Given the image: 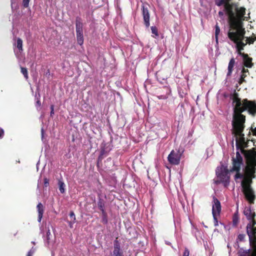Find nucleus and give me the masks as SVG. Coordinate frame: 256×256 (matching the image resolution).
I'll return each instance as SVG.
<instances>
[{
    "label": "nucleus",
    "mask_w": 256,
    "mask_h": 256,
    "mask_svg": "<svg viewBox=\"0 0 256 256\" xmlns=\"http://www.w3.org/2000/svg\"><path fill=\"white\" fill-rule=\"evenodd\" d=\"M256 168H252L250 166L246 167V176L242 180H246V182L250 183L252 178L255 177Z\"/></svg>",
    "instance_id": "nucleus-12"
},
{
    "label": "nucleus",
    "mask_w": 256,
    "mask_h": 256,
    "mask_svg": "<svg viewBox=\"0 0 256 256\" xmlns=\"http://www.w3.org/2000/svg\"><path fill=\"white\" fill-rule=\"evenodd\" d=\"M214 204L212 205V214L219 215L221 212V205L219 200L215 196L213 197Z\"/></svg>",
    "instance_id": "nucleus-13"
},
{
    "label": "nucleus",
    "mask_w": 256,
    "mask_h": 256,
    "mask_svg": "<svg viewBox=\"0 0 256 256\" xmlns=\"http://www.w3.org/2000/svg\"><path fill=\"white\" fill-rule=\"evenodd\" d=\"M42 135H43V133H44V130L43 129L42 130Z\"/></svg>",
    "instance_id": "nucleus-52"
},
{
    "label": "nucleus",
    "mask_w": 256,
    "mask_h": 256,
    "mask_svg": "<svg viewBox=\"0 0 256 256\" xmlns=\"http://www.w3.org/2000/svg\"><path fill=\"white\" fill-rule=\"evenodd\" d=\"M20 69H21V72L24 74V78L26 79H28V70H27L26 68H24V67H21Z\"/></svg>",
    "instance_id": "nucleus-30"
},
{
    "label": "nucleus",
    "mask_w": 256,
    "mask_h": 256,
    "mask_svg": "<svg viewBox=\"0 0 256 256\" xmlns=\"http://www.w3.org/2000/svg\"><path fill=\"white\" fill-rule=\"evenodd\" d=\"M102 213V222L104 224H106L108 223V218H107V214L106 212H103Z\"/></svg>",
    "instance_id": "nucleus-29"
},
{
    "label": "nucleus",
    "mask_w": 256,
    "mask_h": 256,
    "mask_svg": "<svg viewBox=\"0 0 256 256\" xmlns=\"http://www.w3.org/2000/svg\"><path fill=\"white\" fill-rule=\"evenodd\" d=\"M242 56L243 58L244 65L246 67L250 68L253 66L254 64L252 62V59L249 57L248 54H242Z\"/></svg>",
    "instance_id": "nucleus-14"
},
{
    "label": "nucleus",
    "mask_w": 256,
    "mask_h": 256,
    "mask_svg": "<svg viewBox=\"0 0 256 256\" xmlns=\"http://www.w3.org/2000/svg\"><path fill=\"white\" fill-rule=\"evenodd\" d=\"M230 28L228 34V38L238 46L244 47L248 43L243 40L246 38V31L243 28V22L240 20H234L230 24Z\"/></svg>",
    "instance_id": "nucleus-2"
},
{
    "label": "nucleus",
    "mask_w": 256,
    "mask_h": 256,
    "mask_svg": "<svg viewBox=\"0 0 256 256\" xmlns=\"http://www.w3.org/2000/svg\"><path fill=\"white\" fill-rule=\"evenodd\" d=\"M212 216H213L214 220V226H218V218H216V214H214H214H212Z\"/></svg>",
    "instance_id": "nucleus-37"
},
{
    "label": "nucleus",
    "mask_w": 256,
    "mask_h": 256,
    "mask_svg": "<svg viewBox=\"0 0 256 256\" xmlns=\"http://www.w3.org/2000/svg\"><path fill=\"white\" fill-rule=\"evenodd\" d=\"M215 28H216V30H215L216 40V42H218V36L220 34V28L219 26H218V24H216V25Z\"/></svg>",
    "instance_id": "nucleus-27"
},
{
    "label": "nucleus",
    "mask_w": 256,
    "mask_h": 256,
    "mask_svg": "<svg viewBox=\"0 0 256 256\" xmlns=\"http://www.w3.org/2000/svg\"><path fill=\"white\" fill-rule=\"evenodd\" d=\"M181 154L179 151L172 150L168 157L170 164L173 165H178L180 162Z\"/></svg>",
    "instance_id": "nucleus-8"
},
{
    "label": "nucleus",
    "mask_w": 256,
    "mask_h": 256,
    "mask_svg": "<svg viewBox=\"0 0 256 256\" xmlns=\"http://www.w3.org/2000/svg\"><path fill=\"white\" fill-rule=\"evenodd\" d=\"M4 130L0 128V139L2 138L4 136Z\"/></svg>",
    "instance_id": "nucleus-41"
},
{
    "label": "nucleus",
    "mask_w": 256,
    "mask_h": 256,
    "mask_svg": "<svg viewBox=\"0 0 256 256\" xmlns=\"http://www.w3.org/2000/svg\"><path fill=\"white\" fill-rule=\"evenodd\" d=\"M218 177L220 179V182L223 183L224 186H227L230 182L229 170L227 168L222 170L218 174Z\"/></svg>",
    "instance_id": "nucleus-9"
},
{
    "label": "nucleus",
    "mask_w": 256,
    "mask_h": 256,
    "mask_svg": "<svg viewBox=\"0 0 256 256\" xmlns=\"http://www.w3.org/2000/svg\"><path fill=\"white\" fill-rule=\"evenodd\" d=\"M255 230L256 232V227H254V229H252L250 231L251 232H254Z\"/></svg>",
    "instance_id": "nucleus-51"
},
{
    "label": "nucleus",
    "mask_w": 256,
    "mask_h": 256,
    "mask_svg": "<svg viewBox=\"0 0 256 256\" xmlns=\"http://www.w3.org/2000/svg\"><path fill=\"white\" fill-rule=\"evenodd\" d=\"M230 98L232 100V104H234L232 125V134L236 137V148L237 150L240 149L242 152L244 153L246 151L244 149L246 142L242 132L245 128L246 116L242 112L248 110L249 114L254 116L256 114V102L249 100L247 98L242 100L236 91L231 94Z\"/></svg>",
    "instance_id": "nucleus-1"
},
{
    "label": "nucleus",
    "mask_w": 256,
    "mask_h": 256,
    "mask_svg": "<svg viewBox=\"0 0 256 256\" xmlns=\"http://www.w3.org/2000/svg\"><path fill=\"white\" fill-rule=\"evenodd\" d=\"M246 74L242 73L240 78L239 80L238 83L240 84L245 82L244 78L246 77Z\"/></svg>",
    "instance_id": "nucleus-33"
},
{
    "label": "nucleus",
    "mask_w": 256,
    "mask_h": 256,
    "mask_svg": "<svg viewBox=\"0 0 256 256\" xmlns=\"http://www.w3.org/2000/svg\"><path fill=\"white\" fill-rule=\"evenodd\" d=\"M244 214L248 220H251L254 218L256 214L255 212H252L250 208H246L244 210Z\"/></svg>",
    "instance_id": "nucleus-18"
},
{
    "label": "nucleus",
    "mask_w": 256,
    "mask_h": 256,
    "mask_svg": "<svg viewBox=\"0 0 256 256\" xmlns=\"http://www.w3.org/2000/svg\"><path fill=\"white\" fill-rule=\"evenodd\" d=\"M250 182H246V180H242L241 185L242 188V192L246 200L250 203H254L255 199V196L253 190H252Z\"/></svg>",
    "instance_id": "nucleus-5"
},
{
    "label": "nucleus",
    "mask_w": 256,
    "mask_h": 256,
    "mask_svg": "<svg viewBox=\"0 0 256 256\" xmlns=\"http://www.w3.org/2000/svg\"><path fill=\"white\" fill-rule=\"evenodd\" d=\"M224 13L222 11H220L218 12V15L220 17H222L224 16Z\"/></svg>",
    "instance_id": "nucleus-48"
},
{
    "label": "nucleus",
    "mask_w": 256,
    "mask_h": 256,
    "mask_svg": "<svg viewBox=\"0 0 256 256\" xmlns=\"http://www.w3.org/2000/svg\"><path fill=\"white\" fill-rule=\"evenodd\" d=\"M246 235L244 234H239L238 236L237 240L240 242H242L244 240Z\"/></svg>",
    "instance_id": "nucleus-35"
},
{
    "label": "nucleus",
    "mask_w": 256,
    "mask_h": 256,
    "mask_svg": "<svg viewBox=\"0 0 256 256\" xmlns=\"http://www.w3.org/2000/svg\"><path fill=\"white\" fill-rule=\"evenodd\" d=\"M76 31L83 30V24L82 18L77 16L76 18Z\"/></svg>",
    "instance_id": "nucleus-17"
},
{
    "label": "nucleus",
    "mask_w": 256,
    "mask_h": 256,
    "mask_svg": "<svg viewBox=\"0 0 256 256\" xmlns=\"http://www.w3.org/2000/svg\"><path fill=\"white\" fill-rule=\"evenodd\" d=\"M105 202L104 200L100 198L98 202V206L99 210L102 212H106L104 209Z\"/></svg>",
    "instance_id": "nucleus-20"
},
{
    "label": "nucleus",
    "mask_w": 256,
    "mask_h": 256,
    "mask_svg": "<svg viewBox=\"0 0 256 256\" xmlns=\"http://www.w3.org/2000/svg\"><path fill=\"white\" fill-rule=\"evenodd\" d=\"M59 186V190L62 194H64L65 192V184L64 182L61 180H59L58 182Z\"/></svg>",
    "instance_id": "nucleus-24"
},
{
    "label": "nucleus",
    "mask_w": 256,
    "mask_h": 256,
    "mask_svg": "<svg viewBox=\"0 0 256 256\" xmlns=\"http://www.w3.org/2000/svg\"><path fill=\"white\" fill-rule=\"evenodd\" d=\"M252 235L250 236L251 238L249 237L250 243L256 242V232H251Z\"/></svg>",
    "instance_id": "nucleus-25"
},
{
    "label": "nucleus",
    "mask_w": 256,
    "mask_h": 256,
    "mask_svg": "<svg viewBox=\"0 0 256 256\" xmlns=\"http://www.w3.org/2000/svg\"><path fill=\"white\" fill-rule=\"evenodd\" d=\"M36 208L38 212V222H40L43 216L44 208L41 202H39L36 206Z\"/></svg>",
    "instance_id": "nucleus-15"
},
{
    "label": "nucleus",
    "mask_w": 256,
    "mask_h": 256,
    "mask_svg": "<svg viewBox=\"0 0 256 256\" xmlns=\"http://www.w3.org/2000/svg\"><path fill=\"white\" fill-rule=\"evenodd\" d=\"M149 5L148 4H142V13L144 20V24L146 28L150 26V12Z\"/></svg>",
    "instance_id": "nucleus-6"
},
{
    "label": "nucleus",
    "mask_w": 256,
    "mask_h": 256,
    "mask_svg": "<svg viewBox=\"0 0 256 256\" xmlns=\"http://www.w3.org/2000/svg\"><path fill=\"white\" fill-rule=\"evenodd\" d=\"M246 256L245 255H242V254H240V256Z\"/></svg>",
    "instance_id": "nucleus-53"
},
{
    "label": "nucleus",
    "mask_w": 256,
    "mask_h": 256,
    "mask_svg": "<svg viewBox=\"0 0 256 256\" xmlns=\"http://www.w3.org/2000/svg\"><path fill=\"white\" fill-rule=\"evenodd\" d=\"M44 184L46 187L48 186L49 184V180L48 178H44Z\"/></svg>",
    "instance_id": "nucleus-40"
},
{
    "label": "nucleus",
    "mask_w": 256,
    "mask_h": 256,
    "mask_svg": "<svg viewBox=\"0 0 256 256\" xmlns=\"http://www.w3.org/2000/svg\"><path fill=\"white\" fill-rule=\"evenodd\" d=\"M239 222V216L238 212H235L232 216V224L234 226H236Z\"/></svg>",
    "instance_id": "nucleus-22"
},
{
    "label": "nucleus",
    "mask_w": 256,
    "mask_h": 256,
    "mask_svg": "<svg viewBox=\"0 0 256 256\" xmlns=\"http://www.w3.org/2000/svg\"><path fill=\"white\" fill-rule=\"evenodd\" d=\"M235 64V60L234 58H232L228 63V72L227 73L228 76H230L232 74L233 68Z\"/></svg>",
    "instance_id": "nucleus-19"
},
{
    "label": "nucleus",
    "mask_w": 256,
    "mask_h": 256,
    "mask_svg": "<svg viewBox=\"0 0 256 256\" xmlns=\"http://www.w3.org/2000/svg\"><path fill=\"white\" fill-rule=\"evenodd\" d=\"M52 238V234L50 232V230L48 229L46 232V240L48 243H49L50 240H51Z\"/></svg>",
    "instance_id": "nucleus-34"
},
{
    "label": "nucleus",
    "mask_w": 256,
    "mask_h": 256,
    "mask_svg": "<svg viewBox=\"0 0 256 256\" xmlns=\"http://www.w3.org/2000/svg\"><path fill=\"white\" fill-rule=\"evenodd\" d=\"M76 40H77L78 44L79 45H80V46L84 44V36H76Z\"/></svg>",
    "instance_id": "nucleus-31"
},
{
    "label": "nucleus",
    "mask_w": 256,
    "mask_h": 256,
    "mask_svg": "<svg viewBox=\"0 0 256 256\" xmlns=\"http://www.w3.org/2000/svg\"><path fill=\"white\" fill-rule=\"evenodd\" d=\"M251 130L253 133V134L254 136H256V128H252Z\"/></svg>",
    "instance_id": "nucleus-47"
},
{
    "label": "nucleus",
    "mask_w": 256,
    "mask_h": 256,
    "mask_svg": "<svg viewBox=\"0 0 256 256\" xmlns=\"http://www.w3.org/2000/svg\"><path fill=\"white\" fill-rule=\"evenodd\" d=\"M246 43H248L249 44H252L256 40V35L254 34H252V36L246 37Z\"/></svg>",
    "instance_id": "nucleus-21"
},
{
    "label": "nucleus",
    "mask_w": 256,
    "mask_h": 256,
    "mask_svg": "<svg viewBox=\"0 0 256 256\" xmlns=\"http://www.w3.org/2000/svg\"><path fill=\"white\" fill-rule=\"evenodd\" d=\"M252 224H248L246 226V233L248 236V237H250L251 238L250 236L252 235L251 234V230L252 229H254V228L255 227L254 226L256 224V221L254 218L251 220Z\"/></svg>",
    "instance_id": "nucleus-16"
},
{
    "label": "nucleus",
    "mask_w": 256,
    "mask_h": 256,
    "mask_svg": "<svg viewBox=\"0 0 256 256\" xmlns=\"http://www.w3.org/2000/svg\"><path fill=\"white\" fill-rule=\"evenodd\" d=\"M235 6L234 8V12L235 14L236 18L238 20H240L242 22V20H244L243 18L246 14V8L244 7L238 8V6L236 4H235Z\"/></svg>",
    "instance_id": "nucleus-11"
},
{
    "label": "nucleus",
    "mask_w": 256,
    "mask_h": 256,
    "mask_svg": "<svg viewBox=\"0 0 256 256\" xmlns=\"http://www.w3.org/2000/svg\"><path fill=\"white\" fill-rule=\"evenodd\" d=\"M150 29L152 30V34L154 35V36H153L154 38L158 36V30L156 26H151Z\"/></svg>",
    "instance_id": "nucleus-28"
},
{
    "label": "nucleus",
    "mask_w": 256,
    "mask_h": 256,
    "mask_svg": "<svg viewBox=\"0 0 256 256\" xmlns=\"http://www.w3.org/2000/svg\"><path fill=\"white\" fill-rule=\"evenodd\" d=\"M189 254H190L189 250H188V248H186L184 249L182 256H189Z\"/></svg>",
    "instance_id": "nucleus-39"
},
{
    "label": "nucleus",
    "mask_w": 256,
    "mask_h": 256,
    "mask_svg": "<svg viewBox=\"0 0 256 256\" xmlns=\"http://www.w3.org/2000/svg\"><path fill=\"white\" fill-rule=\"evenodd\" d=\"M232 168L230 170V172H236V173L235 175V179L238 178H243L245 176L242 174L240 173V170L241 168V166L243 164V159L238 152H236V158L233 157L232 158Z\"/></svg>",
    "instance_id": "nucleus-4"
},
{
    "label": "nucleus",
    "mask_w": 256,
    "mask_h": 256,
    "mask_svg": "<svg viewBox=\"0 0 256 256\" xmlns=\"http://www.w3.org/2000/svg\"><path fill=\"white\" fill-rule=\"evenodd\" d=\"M70 216L72 219V220L69 222V225L72 227V224H74L76 222V216L74 212L72 211L70 212Z\"/></svg>",
    "instance_id": "nucleus-26"
},
{
    "label": "nucleus",
    "mask_w": 256,
    "mask_h": 256,
    "mask_svg": "<svg viewBox=\"0 0 256 256\" xmlns=\"http://www.w3.org/2000/svg\"><path fill=\"white\" fill-rule=\"evenodd\" d=\"M244 154L247 160L246 166L255 168L256 166V152L250 150Z\"/></svg>",
    "instance_id": "nucleus-7"
},
{
    "label": "nucleus",
    "mask_w": 256,
    "mask_h": 256,
    "mask_svg": "<svg viewBox=\"0 0 256 256\" xmlns=\"http://www.w3.org/2000/svg\"><path fill=\"white\" fill-rule=\"evenodd\" d=\"M40 105H41V103H40V100H38L36 102V106L40 107Z\"/></svg>",
    "instance_id": "nucleus-49"
},
{
    "label": "nucleus",
    "mask_w": 256,
    "mask_h": 256,
    "mask_svg": "<svg viewBox=\"0 0 256 256\" xmlns=\"http://www.w3.org/2000/svg\"><path fill=\"white\" fill-rule=\"evenodd\" d=\"M50 116H52V114H54V106L51 105L50 106Z\"/></svg>",
    "instance_id": "nucleus-43"
},
{
    "label": "nucleus",
    "mask_w": 256,
    "mask_h": 256,
    "mask_svg": "<svg viewBox=\"0 0 256 256\" xmlns=\"http://www.w3.org/2000/svg\"><path fill=\"white\" fill-rule=\"evenodd\" d=\"M236 48L238 52V54L242 56V54H245L244 52H242V51L244 50V47L241 46H238V44H236Z\"/></svg>",
    "instance_id": "nucleus-32"
},
{
    "label": "nucleus",
    "mask_w": 256,
    "mask_h": 256,
    "mask_svg": "<svg viewBox=\"0 0 256 256\" xmlns=\"http://www.w3.org/2000/svg\"><path fill=\"white\" fill-rule=\"evenodd\" d=\"M34 253V250H30L28 252L26 256H32Z\"/></svg>",
    "instance_id": "nucleus-44"
},
{
    "label": "nucleus",
    "mask_w": 256,
    "mask_h": 256,
    "mask_svg": "<svg viewBox=\"0 0 256 256\" xmlns=\"http://www.w3.org/2000/svg\"><path fill=\"white\" fill-rule=\"evenodd\" d=\"M76 36H84L83 30L76 31Z\"/></svg>",
    "instance_id": "nucleus-42"
},
{
    "label": "nucleus",
    "mask_w": 256,
    "mask_h": 256,
    "mask_svg": "<svg viewBox=\"0 0 256 256\" xmlns=\"http://www.w3.org/2000/svg\"><path fill=\"white\" fill-rule=\"evenodd\" d=\"M158 98L159 99H166L168 98V96H158Z\"/></svg>",
    "instance_id": "nucleus-45"
},
{
    "label": "nucleus",
    "mask_w": 256,
    "mask_h": 256,
    "mask_svg": "<svg viewBox=\"0 0 256 256\" xmlns=\"http://www.w3.org/2000/svg\"><path fill=\"white\" fill-rule=\"evenodd\" d=\"M215 4L220 6L222 5L224 6V10L228 16L230 24L236 18L235 14L234 12V8L235 4L234 3H230L228 0H215Z\"/></svg>",
    "instance_id": "nucleus-3"
},
{
    "label": "nucleus",
    "mask_w": 256,
    "mask_h": 256,
    "mask_svg": "<svg viewBox=\"0 0 256 256\" xmlns=\"http://www.w3.org/2000/svg\"><path fill=\"white\" fill-rule=\"evenodd\" d=\"M102 154L100 156H98V160H102Z\"/></svg>",
    "instance_id": "nucleus-50"
},
{
    "label": "nucleus",
    "mask_w": 256,
    "mask_h": 256,
    "mask_svg": "<svg viewBox=\"0 0 256 256\" xmlns=\"http://www.w3.org/2000/svg\"><path fill=\"white\" fill-rule=\"evenodd\" d=\"M116 238L114 242V250L112 256H125L123 250L121 248L120 243Z\"/></svg>",
    "instance_id": "nucleus-10"
},
{
    "label": "nucleus",
    "mask_w": 256,
    "mask_h": 256,
    "mask_svg": "<svg viewBox=\"0 0 256 256\" xmlns=\"http://www.w3.org/2000/svg\"><path fill=\"white\" fill-rule=\"evenodd\" d=\"M242 72V74H246V72H248V70L244 68Z\"/></svg>",
    "instance_id": "nucleus-46"
},
{
    "label": "nucleus",
    "mask_w": 256,
    "mask_h": 256,
    "mask_svg": "<svg viewBox=\"0 0 256 256\" xmlns=\"http://www.w3.org/2000/svg\"><path fill=\"white\" fill-rule=\"evenodd\" d=\"M30 0H22V5L24 7L26 8L29 6V2Z\"/></svg>",
    "instance_id": "nucleus-38"
},
{
    "label": "nucleus",
    "mask_w": 256,
    "mask_h": 256,
    "mask_svg": "<svg viewBox=\"0 0 256 256\" xmlns=\"http://www.w3.org/2000/svg\"><path fill=\"white\" fill-rule=\"evenodd\" d=\"M16 47L20 50L22 52L23 50L22 48V40L20 38H18L16 40Z\"/></svg>",
    "instance_id": "nucleus-23"
},
{
    "label": "nucleus",
    "mask_w": 256,
    "mask_h": 256,
    "mask_svg": "<svg viewBox=\"0 0 256 256\" xmlns=\"http://www.w3.org/2000/svg\"><path fill=\"white\" fill-rule=\"evenodd\" d=\"M250 244L252 246L254 252L252 254V256H256V242H252Z\"/></svg>",
    "instance_id": "nucleus-36"
}]
</instances>
